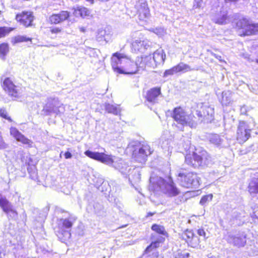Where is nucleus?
Masks as SVG:
<instances>
[{"label":"nucleus","mask_w":258,"mask_h":258,"mask_svg":"<svg viewBox=\"0 0 258 258\" xmlns=\"http://www.w3.org/2000/svg\"><path fill=\"white\" fill-rule=\"evenodd\" d=\"M24 152L23 150H20L18 152L17 158L20 159L22 162H24Z\"/></svg>","instance_id":"nucleus-42"},{"label":"nucleus","mask_w":258,"mask_h":258,"mask_svg":"<svg viewBox=\"0 0 258 258\" xmlns=\"http://www.w3.org/2000/svg\"><path fill=\"white\" fill-rule=\"evenodd\" d=\"M105 108L108 113H112L114 115H118L120 112V109L118 105H114L107 103L105 104Z\"/></svg>","instance_id":"nucleus-29"},{"label":"nucleus","mask_w":258,"mask_h":258,"mask_svg":"<svg viewBox=\"0 0 258 258\" xmlns=\"http://www.w3.org/2000/svg\"><path fill=\"white\" fill-rule=\"evenodd\" d=\"M70 17V13L68 11H63L58 14H53L49 17V21L52 24H58Z\"/></svg>","instance_id":"nucleus-21"},{"label":"nucleus","mask_w":258,"mask_h":258,"mask_svg":"<svg viewBox=\"0 0 258 258\" xmlns=\"http://www.w3.org/2000/svg\"><path fill=\"white\" fill-rule=\"evenodd\" d=\"M202 156L195 152L187 154L185 157V163L194 168L201 166L202 163Z\"/></svg>","instance_id":"nucleus-13"},{"label":"nucleus","mask_w":258,"mask_h":258,"mask_svg":"<svg viewBox=\"0 0 258 258\" xmlns=\"http://www.w3.org/2000/svg\"><path fill=\"white\" fill-rule=\"evenodd\" d=\"M251 130V126L245 121H239L237 131V139L239 143H243L249 138Z\"/></svg>","instance_id":"nucleus-12"},{"label":"nucleus","mask_w":258,"mask_h":258,"mask_svg":"<svg viewBox=\"0 0 258 258\" xmlns=\"http://www.w3.org/2000/svg\"><path fill=\"white\" fill-rule=\"evenodd\" d=\"M151 31L159 36H163L165 33L164 29L161 27L156 28L155 29L153 28Z\"/></svg>","instance_id":"nucleus-38"},{"label":"nucleus","mask_w":258,"mask_h":258,"mask_svg":"<svg viewBox=\"0 0 258 258\" xmlns=\"http://www.w3.org/2000/svg\"><path fill=\"white\" fill-rule=\"evenodd\" d=\"M151 58L148 60V62H151L153 64L152 67L154 66H157L158 64H163L166 59V54L164 51L162 49L156 50L153 54Z\"/></svg>","instance_id":"nucleus-14"},{"label":"nucleus","mask_w":258,"mask_h":258,"mask_svg":"<svg viewBox=\"0 0 258 258\" xmlns=\"http://www.w3.org/2000/svg\"><path fill=\"white\" fill-rule=\"evenodd\" d=\"M80 31L84 33L86 31V29L84 27H81L79 28Z\"/></svg>","instance_id":"nucleus-52"},{"label":"nucleus","mask_w":258,"mask_h":258,"mask_svg":"<svg viewBox=\"0 0 258 258\" xmlns=\"http://www.w3.org/2000/svg\"><path fill=\"white\" fill-rule=\"evenodd\" d=\"M2 87L9 95L13 97L18 98L22 94V88L20 86L15 85L9 78L4 80Z\"/></svg>","instance_id":"nucleus-11"},{"label":"nucleus","mask_w":258,"mask_h":258,"mask_svg":"<svg viewBox=\"0 0 258 258\" xmlns=\"http://www.w3.org/2000/svg\"><path fill=\"white\" fill-rule=\"evenodd\" d=\"M160 94V88H153L148 91L146 99L148 102L155 103L157 102V98Z\"/></svg>","instance_id":"nucleus-22"},{"label":"nucleus","mask_w":258,"mask_h":258,"mask_svg":"<svg viewBox=\"0 0 258 258\" xmlns=\"http://www.w3.org/2000/svg\"><path fill=\"white\" fill-rule=\"evenodd\" d=\"M0 207L3 209V211L9 214L12 213L13 215H17V212L13 209V206L8 201V200L1 194H0Z\"/></svg>","instance_id":"nucleus-20"},{"label":"nucleus","mask_w":258,"mask_h":258,"mask_svg":"<svg viewBox=\"0 0 258 258\" xmlns=\"http://www.w3.org/2000/svg\"><path fill=\"white\" fill-rule=\"evenodd\" d=\"M11 29L7 27H0V38L5 36L10 31Z\"/></svg>","instance_id":"nucleus-39"},{"label":"nucleus","mask_w":258,"mask_h":258,"mask_svg":"<svg viewBox=\"0 0 258 258\" xmlns=\"http://www.w3.org/2000/svg\"><path fill=\"white\" fill-rule=\"evenodd\" d=\"M171 143V141L169 140H165L163 141L161 143V147L167 151L169 153H171L172 152V148L171 147L170 144Z\"/></svg>","instance_id":"nucleus-37"},{"label":"nucleus","mask_w":258,"mask_h":258,"mask_svg":"<svg viewBox=\"0 0 258 258\" xmlns=\"http://www.w3.org/2000/svg\"><path fill=\"white\" fill-rule=\"evenodd\" d=\"M211 54L212 55H213V56H214L215 58H216L217 59H218L221 62H222L223 61V60L221 58V56L219 55H218L217 54H215V53L214 52H211Z\"/></svg>","instance_id":"nucleus-47"},{"label":"nucleus","mask_w":258,"mask_h":258,"mask_svg":"<svg viewBox=\"0 0 258 258\" xmlns=\"http://www.w3.org/2000/svg\"><path fill=\"white\" fill-rule=\"evenodd\" d=\"M149 41L147 40L137 39L132 44V51L135 52H144L149 47Z\"/></svg>","instance_id":"nucleus-18"},{"label":"nucleus","mask_w":258,"mask_h":258,"mask_svg":"<svg viewBox=\"0 0 258 258\" xmlns=\"http://www.w3.org/2000/svg\"><path fill=\"white\" fill-rule=\"evenodd\" d=\"M189 256V253L188 252L184 253L182 254V258H188Z\"/></svg>","instance_id":"nucleus-49"},{"label":"nucleus","mask_w":258,"mask_h":258,"mask_svg":"<svg viewBox=\"0 0 258 258\" xmlns=\"http://www.w3.org/2000/svg\"><path fill=\"white\" fill-rule=\"evenodd\" d=\"M2 14V12L0 11V15H1Z\"/></svg>","instance_id":"nucleus-57"},{"label":"nucleus","mask_w":258,"mask_h":258,"mask_svg":"<svg viewBox=\"0 0 258 258\" xmlns=\"http://www.w3.org/2000/svg\"><path fill=\"white\" fill-rule=\"evenodd\" d=\"M16 19L24 26L29 27L32 25L33 16L31 12H23L16 15Z\"/></svg>","instance_id":"nucleus-15"},{"label":"nucleus","mask_w":258,"mask_h":258,"mask_svg":"<svg viewBox=\"0 0 258 258\" xmlns=\"http://www.w3.org/2000/svg\"><path fill=\"white\" fill-rule=\"evenodd\" d=\"M228 243L237 247H244L246 243V234L243 232L230 233L226 238Z\"/></svg>","instance_id":"nucleus-10"},{"label":"nucleus","mask_w":258,"mask_h":258,"mask_svg":"<svg viewBox=\"0 0 258 258\" xmlns=\"http://www.w3.org/2000/svg\"><path fill=\"white\" fill-rule=\"evenodd\" d=\"M197 233L199 236H203L204 238H206V233L203 229H199L197 230Z\"/></svg>","instance_id":"nucleus-43"},{"label":"nucleus","mask_w":258,"mask_h":258,"mask_svg":"<svg viewBox=\"0 0 258 258\" xmlns=\"http://www.w3.org/2000/svg\"><path fill=\"white\" fill-rule=\"evenodd\" d=\"M176 66L177 69L178 73H186L188 72L192 71L197 70L195 69V68H192L189 65L185 64L183 62H180Z\"/></svg>","instance_id":"nucleus-30"},{"label":"nucleus","mask_w":258,"mask_h":258,"mask_svg":"<svg viewBox=\"0 0 258 258\" xmlns=\"http://www.w3.org/2000/svg\"><path fill=\"white\" fill-rule=\"evenodd\" d=\"M180 185L186 188H197L200 185V178L192 172H180L177 178Z\"/></svg>","instance_id":"nucleus-7"},{"label":"nucleus","mask_w":258,"mask_h":258,"mask_svg":"<svg viewBox=\"0 0 258 258\" xmlns=\"http://www.w3.org/2000/svg\"><path fill=\"white\" fill-rule=\"evenodd\" d=\"M213 199V195L209 194L208 195L204 196L202 197L201 198L200 204L202 206H205L210 201H212Z\"/></svg>","instance_id":"nucleus-35"},{"label":"nucleus","mask_w":258,"mask_h":258,"mask_svg":"<svg viewBox=\"0 0 258 258\" xmlns=\"http://www.w3.org/2000/svg\"><path fill=\"white\" fill-rule=\"evenodd\" d=\"M149 189L156 194L161 192L169 197H174L179 194V190L172 181L169 180V182H166L163 178L157 176L150 177Z\"/></svg>","instance_id":"nucleus-3"},{"label":"nucleus","mask_w":258,"mask_h":258,"mask_svg":"<svg viewBox=\"0 0 258 258\" xmlns=\"http://www.w3.org/2000/svg\"><path fill=\"white\" fill-rule=\"evenodd\" d=\"M87 2H89L90 4L92 5L94 3V0H86Z\"/></svg>","instance_id":"nucleus-53"},{"label":"nucleus","mask_w":258,"mask_h":258,"mask_svg":"<svg viewBox=\"0 0 258 258\" xmlns=\"http://www.w3.org/2000/svg\"><path fill=\"white\" fill-rule=\"evenodd\" d=\"M87 157L100 162L118 170L125 177H128L130 181L138 182L140 179V172L137 168H133L122 159L111 154L104 152H93L87 150L84 153Z\"/></svg>","instance_id":"nucleus-2"},{"label":"nucleus","mask_w":258,"mask_h":258,"mask_svg":"<svg viewBox=\"0 0 258 258\" xmlns=\"http://www.w3.org/2000/svg\"><path fill=\"white\" fill-rule=\"evenodd\" d=\"M10 134L17 141L21 142L23 144L31 146L32 144L31 140L26 138L15 127L10 128Z\"/></svg>","instance_id":"nucleus-19"},{"label":"nucleus","mask_w":258,"mask_h":258,"mask_svg":"<svg viewBox=\"0 0 258 258\" xmlns=\"http://www.w3.org/2000/svg\"><path fill=\"white\" fill-rule=\"evenodd\" d=\"M151 238L152 242L145 249L143 254L147 257H157L159 256V252L156 251V249L160 246L161 243L164 242L165 238L161 236H156L152 235Z\"/></svg>","instance_id":"nucleus-9"},{"label":"nucleus","mask_w":258,"mask_h":258,"mask_svg":"<svg viewBox=\"0 0 258 258\" xmlns=\"http://www.w3.org/2000/svg\"><path fill=\"white\" fill-rule=\"evenodd\" d=\"M50 31L52 33H58L61 31V29L59 28H53L51 29Z\"/></svg>","instance_id":"nucleus-45"},{"label":"nucleus","mask_w":258,"mask_h":258,"mask_svg":"<svg viewBox=\"0 0 258 258\" xmlns=\"http://www.w3.org/2000/svg\"><path fill=\"white\" fill-rule=\"evenodd\" d=\"M75 219L72 217L61 218L58 221V230L56 231L59 238L68 240L71 236V228Z\"/></svg>","instance_id":"nucleus-6"},{"label":"nucleus","mask_w":258,"mask_h":258,"mask_svg":"<svg viewBox=\"0 0 258 258\" xmlns=\"http://www.w3.org/2000/svg\"><path fill=\"white\" fill-rule=\"evenodd\" d=\"M107 184L106 182H103L102 183V185H105L106 184Z\"/></svg>","instance_id":"nucleus-55"},{"label":"nucleus","mask_w":258,"mask_h":258,"mask_svg":"<svg viewBox=\"0 0 258 258\" xmlns=\"http://www.w3.org/2000/svg\"><path fill=\"white\" fill-rule=\"evenodd\" d=\"M256 62L258 63V59H256Z\"/></svg>","instance_id":"nucleus-56"},{"label":"nucleus","mask_w":258,"mask_h":258,"mask_svg":"<svg viewBox=\"0 0 258 258\" xmlns=\"http://www.w3.org/2000/svg\"><path fill=\"white\" fill-rule=\"evenodd\" d=\"M248 191L250 194L258 193V178L252 179L249 183Z\"/></svg>","instance_id":"nucleus-31"},{"label":"nucleus","mask_w":258,"mask_h":258,"mask_svg":"<svg viewBox=\"0 0 258 258\" xmlns=\"http://www.w3.org/2000/svg\"><path fill=\"white\" fill-rule=\"evenodd\" d=\"M196 4L194 5V7L196 8H199L201 6L202 0H195Z\"/></svg>","instance_id":"nucleus-46"},{"label":"nucleus","mask_w":258,"mask_h":258,"mask_svg":"<svg viewBox=\"0 0 258 258\" xmlns=\"http://www.w3.org/2000/svg\"><path fill=\"white\" fill-rule=\"evenodd\" d=\"M212 21L218 24L223 25L227 23V16L226 13L221 12L220 13L217 14L213 16Z\"/></svg>","instance_id":"nucleus-25"},{"label":"nucleus","mask_w":258,"mask_h":258,"mask_svg":"<svg viewBox=\"0 0 258 258\" xmlns=\"http://www.w3.org/2000/svg\"><path fill=\"white\" fill-rule=\"evenodd\" d=\"M232 92L229 90L224 91L222 93L220 101L223 105H229L233 101Z\"/></svg>","instance_id":"nucleus-23"},{"label":"nucleus","mask_w":258,"mask_h":258,"mask_svg":"<svg viewBox=\"0 0 258 258\" xmlns=\"http://www.w3.org/2000/svg\"><path fill=\"white\" fill-rule=\"evenodd\" d=\"M214 118V109L208 106L205 107L203 110V118L207 122L211 121Z\"/></svg>","instance_id":"nucleus-27"},{"label":"nucleus","mask_w":258,"mask_h":258,"mask_svg":"<svg viewBox=\"0 0 258 258\" xmlns=\"http://www.w3.org/2000/svg\"><path fill=\"white\" fill-rule=\"evenodd\" d=\"M9 51V46L8 44L2 43L0 45V58L5 59V56Z\"/></svg>","instance_id":"nucleus-33"},{"label":"nucleus","mask_w":258,"mask_h":258,"mask_svg":"<svg viewBox=\"0 0 258 258\" xmlns=\"http://www.w3.org/2000/svg\"><path fill=\"white\" fill-rule=\"evenodd\" d=\"M151 229L159 234L168 236V233L163 226L154 224L152 226Z\"/></svg>","instance_id":"nucleus-32"},{"label":"nucleus","mask_w":258,"mask_h":258,"mask_svg":"<svg viewBox=\"0 0 258 258\" xmlns=\"http://www.w3.org/2000/svg\"><path fill=\"white\" fill-rule=\"evenodd\" d=\"M182 237L185 240L188 244L192 247H196L199 245V238L194 233L192 230H186L183 233Z\"/></svg>","instance_id":"nucleus-16"},{"label":"nucleus","mask_w":258,"mask_h":258,"mask_svg":"<svg viewBox=\"0 0 258 258\" xmlns=\"http://www.w3.org/2000/svg\"><path fill=\"white\" fill-rule=\"evenodd\" d=\"M0 258H1V257L0 256Z\"/></svg>","instance_id":"nucleus-58"},{"label":"nucleus","mask_w":258,"mask_h":258,"mask_svg":"<svg viewBox=\"0 0 258 258\" xmlns=\"http://www.w3.org/2000/svg\"><path fill=\"white\" fill-rule=\"evenodd\" d=\"M127 149L132 151L133 158L137 162L141 163H144L146 162L148 156L150 155L152 152L148 144H141L137 142L131 143Z\"/></svg>","instance_id":"nucleus-4"},{"label":"nucleus","mask_w":258,"mask_h":258,"mask_svg":"<svg viewBox=\"0 0 258 258\" xmlns=\"http://www.w3.org/2000/svg\"><path fill=\"white\" fill-rule=\"evenodd\" d=\"M236 27L240 36L258 34V24L252 23L246 18L239 20L236 23Z\"/></svg>","instance_id":"nucleus-8"},{"label":"nucleus","mask_w":258,"mask_h":258,"mask_svg":"<svg viewBox=\"0 0 258 258\" xmlns=\"http://www.w3.org/2000/svg\"><path fill=\"white\" fill-rule=\"evenodd\" d=\"M139 14V18L142 21H146L150 16V12L148 5L145 2H142L136 5Z\"/></svg>","instance_id":"nucleus-17"},{"label":"nucleus","mask_w":258,"mask_h":258,"mask_svg":"<svg viewBox=\"0 0 258 258\" xmlns=\"http://www.w3.org/2000/svg\"><path fill=\"white\" fill-rule=\"evenodd\" d=\"M208 139L211 143L217 146H220L223 142V139L218 134H211L209 136Z\"/></svg>","instance_id":"nucleus-28"},{"label":"nucleus","mask_w":258,"mask_h":258,"mask_svg":"<svg viewBox=\"0 0 258 258\" xmlns=\"http://www.w3.org/2000/svg\"><path fill=\"white\" fill-rule=\"evenodd\" d=\"M171 116L177 124L180 126L178 127L181 130L184 126H188L191 128L196 126L197 123L194 120V116L187 113L180 107L175 108L172 111Z\"/></svg>","instance_id":"nucleus-5"},{"label":"nucleus","mask_w":258,"mask_h":258,"mask_svg":"<svg viewBox=\"0 0 258 258\" xmlns=\"http://www.w3.org/2000/svg\"><path fill=\"white\" fill-rule=\"evenodd\" d=\"M176 73H178V72L176 66H175L170 69L166 70L164 72L163 77L164 78H166L169 76H172Z\"/></svg>","instance_id":"nucleus-36"},{"label":"nucleus","mask_w":258,"mask_h":258,"mask_svg":"<svg viewBox=\"0 0 258 258\" xmlns=\"http://www.w3.org/2000/svg\"><path fill=\"white\" fill-rule=\"evenodd\" d=\"M73 14L76 17H81L83 18H85L90 15V11L87 8L78 7L74 9Z\"/></svg>","instance_id":"nucleus-24"},{"label":"nucleus","mask_w":258,"mask_h":258,"mask_svg":"<svg viewBox=\"0 0 258 258\" xmlns=\"http://www.w3.org/2000/svg\"><path fill=\"white\" fill-rule=\"evenodd\" d=\"M154 215V213L149 212L147 214V217L151 216Z\"/></svg>","instance_id":"nucleus-54"},{"label":"nucleus","mask_w":258,"mask_h":258,"mask_svg":"<svg viewBox=\"0 0 258 258\" xmlns=\"http://www.w3.org/2000/svg\"><path fill=\"white\" fill-rule=\"evenodd\" d=\"M240 111H241V113H245V106H242L241 108Z\"/></svg>","instance_id":"nucleus-51"},{"label":"nucleus","mask_w":258,"mask_h":258,"mask_svg":"<svg viewBox=\"0 0 258 258\" xmlns=\"http://www.w3.org/2000/svg\"><path fill=\"white\" fill-rule=\"evenodd\" d=\"M151 56H138L135 61L125 53L116 52L111 57V67L117 74L133 75L144 70L146 66H152Z\"/></svg>","instance_id":"nucleus-1"},{"label":"nucleus","mask_w":258,"mask_h":258,"mask_svg":"<svg viewBox=\"0 0 258 258\" xmlns=\"http://www.w3.org/2000/svg\"><path fill=\"white\" fill-rule=\"evenodd\" d=\"M197 115L200 117H203V114L200 111H197Z\"/></svg>","instance_id":"nucleus-50"},{"label":"nucleus","mask_w":258,"mask_h":258,"mask_svg":"<svg viewBox=\"0 0 258 258\" xmlns=\"http://www.w3.org/2000/svg\"><path fill=\"white\" fill-rule=\"evenodd\" d=\"M0 116L8 120L10 122L12 121V119H11V117L8 116L7 112L6 111V110L5 109H0Z\"/></svg>","instance_id":"nucleus-40"},{"label":"nucleus","mask_w":258,"mask_h":258,"mask_svg":"<svg viewBox=\"0 0 258 258\" xmlns=\"http://www.w3.org/2000/svg\"><path fill=\"white\" fill-rule=\"evenodd\" d=\"M57 99H49L48 102L47 103L45 107V110L50 113H55L56 111V107H58V104L57 103Z\"/></svg>","instance_id":"nucleus-26"},{"label":"nucleus","mask_w":258,"mask_h":258,"mask_svg":"<svg viewBox=\"0 0 258 258\" xmlns=\"http://www.w3.org/2000/svg\"><path fill=\"white\" fill-rule=\"evenodd\" d=\"M7 147V145L4 142L1 135H0V149H6Z\"/></svg>","instance_id":"nucleus-41"},{"label":"nucleus","mask_w":258,"mask_h":258,"mask_svg":"<svg viewBox=\"0 0 258 258\" xmlns=\"http://www.w3.org/2000/svg\"><path fill=\"white\" fill-rule=\"evenodd\" d=\"M64 155L66 159H70L72 157V154L69 151L66 152Z\"/></svg>","instance_id":"nucleus-48"},{"label":"nucleus","mask_w":258,"mask_h":258,"mask_svg":"<svg viewBox=\"0 0 258 258\" xmlns=\"http://www.w3.org/2000/svg\"><path fill=\"white\" fill-rule=\"evenodd\" d=\"M28 41H31V38L27 37L26 36L22 35L17 36L13 39V42L14 43H18Z\"/></svg>","instance_id":"nucleus-34"},{"label":"nucleus","mask_w":258,"mask_h":258,"mask_svg":"<svg viewBox=\"0 0 258 258\" xmlns=\"http://www.w3.org/2000/svg\"><path fill=\"white\" fill-rule=\"evenodd\" d=\"M105 33V31L104 30H99L98 34L97 36V38L100 39V40H102L103 37H104Z\"/></svg>","instance_id":"nucleus-44"}]
</instances>
